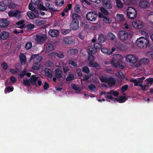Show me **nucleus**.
Segmentation results:
<instances>
[{
  "label": "nucleus",
  "mask_w": 153,
  "mask_h": 153,
  "mask_svg": "<svg viewBox=\"0 0 153 153\" xmlns=\"http://www.w3.org/2000/svg\"><path fill=\"white\" fill-rule=\"evenodd\" d=\"M82 71L83 72L87 74H89L90 72L88 67L87 66H85L83 67L82 69Z\"/></svg>",
  "instance_id": "3c124183"
},
{
  "label": "nucleus",
  "mask_w": 153,
  "mask_h": 153,
  "mask_svg": "<svg viewBox=\"0 0 153 153\" xmlns=\"http://www.w3.org/2000/svg\"><path fill=\"white\" fill-rule=\"evenodd\" d=\"M113 58H115V59H117L118 61H119L121 62H122V55L120 54H116L114 56Z\"/></svg>",
  "instance_id": "a19ab883"
},
{
  "label": "nucleus",
  "mask_w": 153,
  "mask_h": 153,
  "mask_svg": "<svg viewBox=\"0 0 153 153\" xmlns=\"http://www.w3.org/2000/svg\"><path fill=\"white\" fill-rule=\"evenodd\" d=\"M100 11L103 14L105 15H107L108 14V12L103 7H100Z\"/></svg>",
  "instance_id": "09e8293b"
},
{
  "label": "nucleus",
  "mask_w": 153,
  "mask_h": 153,
  "mask_svg": "<svg viewBox=\"0 0 153 153\" xmlns=\"http://www.w3.org/2000/svg\"><path fill=\"white\" fill-rule=\"evenodd\" d=\"M5 2L7 4L6 5L8 6L9 8H14L16 7V4L10 0H7L5 1Z\"/></svg>",
  "instance_id": "4be33fe9"
},
{
  "label": "nucleus",
  "mask_w": 153,
  "mask_h": 153,
  "mask_svg": "<svg viewBox=\"0 0 153 153\" xmlns=\"http://www.w3.org/2000/svg\"><path fill=\"white\" fill-rule=\"evenodd\" d=\"M62 67L64 73L65 74H66L70 70L69 67L67 66L66 65H63L62 66Z\"/></svg>",
  "instance_id": "6e6d98bb"
},
{
  "label": "nucleus",
  "mask_w": 153,
  "mask_h": 153,
  "mask_svg": "<svg viewBox=\"0 0 153 153\" xmlns=\"http://www.w3.org/2000/svg\"><path fill=\"white\" fill-rule=\"evenodd\" d=\"M41 60L37 61L36 62H35L33 64L32 68L34 70H38L40 66L41 62Z\"/></svg>",
  "instance_id": "393cba45"
},
{
  "label": "nucleus",
  "mask_w": 153,
  "mask_h": 153,
  "mask_svg": "<svg viewBox=\"0 0 153 153\" xmlns=\"http://www.w3.org/2000/svg\"><path fill=\"white\" fill-rule=\"evenodd\" d=\"M30 82L29 81V80L27 79H23V84L25 86H30Z\"/></svg>",
  "instance_id": "680f3d73"
},
{
  "label": "nucleus",
  "mask_w": 153,
  "mask_h": 153,
  "mask_svg": "<svg viewBox=\"0 0 153 153\" xmlns=\"http://www.w3.org/2000/svg\"><path fill=\"white\" fill-rule=\"evenodd\" d=\"M47 37L46 35L42 34L41 35H36L35 38V41L39 44L44 43L45 42Z\"/></svg>",
  "instance_id": "39448f33"
},
{
  "label": "nucleus",
  "mask_w": 153,
  "mask_h": 153,
  "mask_svg": "<svg viewBox=\"0 0 153 153\" xmlns=\"http://www.w3.org/2000/svg\"><path fill=\"white\" fill-rule=\"evenodd\" d=\"M88 49L91 53L94 54H95L97 51L94 47V45H89L88 47Z\"/></svg>",
  "instance_id": "473e14b6"
},
{
  "label": "nucleus",
  "mask_w": 153,
  "mask_h": 153,
  "mask_svg": "<svg viewBox=\"0 0 153 153\" xmlns=\"http://www.w3.org/2000/svg\"><path fill=\"white\" fill-rule=\"evenodd\" d=\"M139 86L141 87L140 90L144 92L147 91L149 89V85L147 84L143 85L142 83H141Z\"/></svg>",
  "instance_id": "2f4dec72"
},
{
  "label": "nucleus",
  "mask_w": 153,
  "mask_h": 153,
  "mask_svg": "<svg viewBox=\"0 0 153 153\" xmlns=\"http://www.w3.org/2000/svg\"><path fill=\"white\" fill-rule=\"evenodd\" d=\"M130 82L134 83V85L135 86H139L141 84L140 82H142L140 80H138V79H131L130 80Z\"/></svg>",
  "instance_id": "c9c22d12"
},
{
  "label": "nucleus",
  "mask_w": 153,
  "mask_h": 153,
  "mask_svg": "<svg viewBox=\"0 0 153 153\" xmlns=\"http://www.w3.org/2000/svg\"><path fill=\"white\" fill-rule=\"evenodd\" d=\"M49 34L52 37H56L59 33V31L57 30L51 29L48 31Z\"/></svg>",
  "instance_id": "2eb2a0df"
},
{
  "label": "nucleus",
  "mask_w": 153,
  "mask_h": 153,
  "mask_svg": "<svg viewBox=\"0 0 153 153\" xmlns=\"http://www.w3.org/2000/svg\"><path fill=\"white\" fill-rule=\"evenodd\" d=\"M72 6L71 4H68L67 6H66L63 11L65 13H67L71 9Z\"/></svg>",
  "instance_id": "37998d69"
},
{
  "label": "nucleus",
  "mask_w": 153,
  "mask_h": 153,
  "mask_svg": "<svg viewBox=\"0 0 153 153\" xmlns=\"http://www.w3.org/2000/svg\"><path fill=\"white\" fill-rule=\"evenodd\" d=\"M136 43L137 46L140 48H149L150 45L149 40L143 37L138 38L136 40Z\"/></svg>",
  "instance_id": "f257e3e1"
},
{
  "label": "nucleus",
  "mask_w": 153,
  "mask_h": 153,
  "mask_svg": "<svg viewBox=\"0 0 153 153\" xmlns=\"http://www.w3.org/2000/svg\"><path fill=\"white\" fill-rule=\"evenodd\" d=\"M127 100L126 96H121L119 97V98L118 99H115L114 101L115 102L117 101L119 103H122L125 102Z\"/></svg>",
  "instance_id": "bb28decb"
},
{
  "label": "nucleus",
  "mask_w": 153,
  "mask_h": 153,
  "mask_svg": "<svg viewBox=\"0 0 153 153\" xmlns=\"http://www.w3.org/2000/svg\"><path fill=\"white\" fill-rule=\"evenodd\" d=\"M13 90V86H8L6 88V89L4 90V93L7 94V91L12 92Z\"/></svg>",
  "instance_id": "13d9d810"
},
{
  "label": "nucleus",
  "mask_w": 153,
  "mask_h": 153,
  "mask_svg": "<svg viewBox=\"0 0 153 153\" xmlns=\"http://www.w3.org/2000/svg\"><path fill=\"white\" fill-rule=\"evenodd\" d=\"M98 14L96 12H88L86 17L87 20L91 22H94L97 19Z\"/></svg>",
  "instance_id": "20e7f679"
},
{
  "label": "nucleus",
  "mask_w": 153,
  "mask_h": 153,
  "mask_svg": "<svg viewBox=\"0 0 153 153\" xmlns=\"http://www.w3.org/2000/svg\"><path fill=\"white\" fill-rule=\"evenodd\" d=\"M100 81L103 82L107 83L108 78H106L104 76H102L99 77Z\"/></svg>",
  "instance_id": "5fc2aeb1"
},
{
  "label": "nucleus",
  "mask_w": 153,
  "mask_h": 153,
  "mask_svg": "<svg viewBox=\"0 0 153 153\" xmlns=\"http://www.w3.org/2000/svg\"><path fill=\"white\" fill-rule=\"evenodd\" d=\"M44 72L45 75L48 77L51 78L52 77V71L48 68H46L44 69Z\"/></svg>",
  "instance_id": "a878e982"
},
{
  "label": "nucleus",
  "mask_w": 153,
  "mask_h": 153,
  "mask_svg": "<svg viewBox=\"0 0 153 153\" xmlns=\"http://www.w3.org/2000/svg\"><path fill=\"white\" fill-rule=\"evenodd\" d=\"M118 37L122 42L127 40L128 38L131 37L132 36L131 33L129 32H126L123 30L120 31L118 33Z\"/></svg>",
  "instance_id": "f03ea898"
},
{
  "label": "nucleus",
  "mask_w": 153,
  "mask_h": 153,
  "mask_svg": "<svg viewBox=\"0 0 153 153\" xmlns=\"http://www.w3.org/2000/svg\"><path fill=\"white\" fill-rule=\"evenodd\" d=\"M61 31L62 34L65 35L71 32V30L70 29H62Z\"/></svg>",
  "instance_id": "a18cd8bd"
},
{
  "label": "nucleus",
  "mask_w": 153,
  "mask_h": 153,
  "mask_svg": "<svg viewBox=\"0 0 153 153\" xmlns=\"http://www.w3.org/2000/svg\"><path fill=\"white\" fill-rule=\"evenodd\" d=\"M42 59V57L41 56H39L38 54H33L31 56L30 60V61L33 60V61L36 62L37 61L41 60Z\"/></svg>",
  "instance_id": "412c9836"
},
{
  "label": "nucleus",
  "mask_w": 153,
  "mask_h": 153,
  "mask_svg": "<svg viewBox=\"0 0 153 153\" xmlns=\"http://www.w3.org/2000/svg\"><path fill=\"white\" fill-rule=\"evenodd\" d=\"M10 35L9 32L5 31H2L0 34V38L3 40H5L7 39Z\"/></svg>",
  "instance_id": "4468645a"
},
{
  "label": "nucleus",
  "mask_w": 153,
  "mask_h": 153,
  "mask_svg": "<svg viewBox=\"0 0 153 153\" xmlns=\"http://www.w3.org/2000/svg\"><path fill=\"white\" fill-rule=\"evenodd\" d=\"M146 84L147 85H152L153 83V78H149L145 80Z\"/></svg>",
  "instance_id": "79ce46f5"
},
{
  "label": "nucleus",
  "mask_w": 153,
  "mask_h": 153,
  "mask_svg": "<svg viewBox=\"0 0 153 153\" xmlns=\"http://www.w3.org/2000/svg\"><path fill=\"white\" fill-rule=\"evenodd\" d=\"M108 37L109 39L112 40L114 41L116 40V36L111 32H109L107 34Z\"/></svg>",
  "instance_id": "e433bc0d"
},
{
  "label": "nucleus",
  "mask_w": 153,
  "mask_h": 153,
  "mask_svg": "<svg viewBox=\"0 0 153 153\" xmlns=\"http://www.w3.org/2000/svg\"><path fill=\"white\" fill-rule=\"evenodd\" d=\"M120 62H121L119 61H118L117 59H115V58H113L110 63L113 67L116 68L118 66Z\"/></svg>",
  "instance_id": "c85d7f7f"
},
{
  "label": "nucleus",
  "mask_w": 153,
  "mask_h": 153,
  "mask_svg": "<svg viewBox=\"0 0 153 153\" xmlns=\"http://www.w3.org/2000/svg\"><path fill=\"white\" fill-rule=\"evenodd\" d=\"M8 15L10 16H14L19 18L21 16V13L19 11L16 10L12 12H9Z\"/></svg>",
  "instance_id": "ddd939ff"
},
{
  "label": "nucleus",
  "mask_w": 153,
  "mask_h": 153,
  "mask_svg": "<svg viewBox=\"0 0 153 153\" xmlns=\"http://www.w3.org/2000/svg\"><path fill=\"white\" fill-rule=\"evenodd\" d=\"M128 86L127 84L123 86L121 88V91L122 93H124L127 90Z\"/></svg>",
  "instance_id": "603ef678"
},
{
  "label": "nucleus",
  "mask_w": 153,
  "mask_h": 153,
  "mask_svg": "<svg viewBox=\"0 0 153 153\" xmlns=\"http://www.w3.org/2000/svg\"><path fill=\"white\" fill-rule=\"evenodd\" d=\"M26 71L24 70L22 71V72L19 75V77L21 79H22L26 74Z\"/></svg>",
  "instance_id": "69168bd1"
},
{
  "label": "nucleus",
  "mask_w": 153,
  "mask_h": 153,
  "mask_svg": "<svg viewBox=\"0 0 153 153\" xmlns=\"http://www.w3.org/2000/svg\"><path fill=\"white\" fill-rule=\"evenodd\" d=\"M19 58L21 63L25 64L27 62V59L24 53H21L19 55Z\"/></svg>",
  "instance_id": "aec40b11"
},
{
  "label": "nucleus",
  "mask_w": 153,
  "mask_h": 153,
  "mask_svg": "<svg viewBox=\"0 0 153 153\" xmlns=\"http://www.w3.org/2000/svg\"><path fill=\"white\" fill-rule=\"evenodd\" d=\"M70 26V28L73 30H77L79 28V22L72 20Z\"/></svg>",
  "instance_id": "9d476101"
},
{
  "label": "nucleus",
  "mask_w": 153,
  "mask_h": 153,
  "mask_svg": "<svg viewBox=\"0 0 153 153\" xmlns=\"http://www.w3.org/2000/svg\"><path fill=\"white\" fill-rule=\"evenodd\" d=\"M78 50L75 48H71L70 49L68 53L71 54L76 55L78 53Z\"/></svg>",
  "instance_id": "58836bf2"
},
{
  "label": "nucleus",
  "mask_w": 153,
  "mask_h": 153,
  "mask_svg": "<svg viewBox=\"0 0 153 153\" xmlns=\"http://www.w3.org/2000/svg\"><path fill=\"white\" fill-rule=\"evenodd\" d=\"M117 48L119 50H123L124 48V45L122 44H119L117 46Z\"/></svg>",
  "instance_id": "774afa93"
},
{
  "label": "nucleus",
  "mask_w": 153,
  "mask_h": 153,
  "mask_svg": "<svg viewBox=\"0 0 153 153\" xmlns=\"http://www.w3.org/2000/svg\"><path fill=\"white\" fill-rule=\"evenodd\" d=\"M55 76L57 79H59L62 77L63 73L62 71L60 69L56 68L54 72Z\"/></svg>",
  "instance_id": "1a4fd4ad"
},
{
  "label": "nucleus",
  "mask_w": 153,
  "mask_h": 153,
  "mask_svg": "<svg viewBox=\"0 0 153 153\" xmlns=\"http://www.w3.org/2000/svg\"><path fill=\"white\" fill-rule=\"evenodd\" d=\"M94 47L96 50L100 49L102 47V45L101 43H95L94 44Z\"/></svg>",
  "instance_id": "de8ad7c7"
},
{
  "label": "nucleus",
  "mask_w": 153,
  "mask_h": 153,
  "mask_svg": "<svg viewBox=\"0 0 153 153\" xmlns=\"http://www.w3.org/2000/svg\"><path fill=\"white\" fill-rule=\"evenodd\" d=\"M34 23L38 26H40L45 23L44 20H40L39 19H36L34 20Z\"/></svg>",
  "instance_id": "f704fd0d"
},
{
  "label": "nucleus",
  "mask_w": 153,
  "mask_h": 153,
  "mask_svg": "<svg viewBox=\"0 0 153 153\" xmlns=\"http://www.w3.org/2000/svg\"><path fill=\"white\" fill-rule=\"evenodd\" d=\"M149 59L147 58H141L139 61V63L137 64L136 66L137 67H139L141 65H148L149 63Z\"/></svg>",
  "instance_id": "9b49d317"
},
{
  "label": "nucleus",
  "mask_w": 153,
  "mask_h": 153,
  "mask_svg": "<svg viewBox=\"0 0 153 153\" xmlns=\"http://www.w3.org/2000/svg\"><path fill=\"white\" fill-rule=\"evenodd\" d=\"M38 79V77H36L35 75H32L29 79V81L31 84L37 85L36 82Z\"/></svg>",
  "instance_id": "6ab92c4d"
},
{
  "label": "nucleus",
  "mask_w": 153,
  "mask_h": 153,
  "mask_svg": "<svg viewBox=\"0 0 153 153\" xmlns=\"http://www.w3.org/2000/svg\"><path fill=\"white\" fill-rule=\"evenodd\" d=\"M150 5V3L149 2L146 0H141L139 3V7L144 9L148 8Z\"/></svg>",
  "instance_id": "0eeeda50"
},
{
  "label": "nucleus",
  "mask_w": 153,
  "mask_h": 153,
  "mask_svg": "<svg viewBox=\"0 0 153 153\" xmlns=\"http://www.w3.org/2000/svg\"><path fill=\"white\" fill-rule=\"evenodd\" d=\"M69 64L75 67H77L78 66L76 62H75L74 61L71 60H69Z\"/></svg>",
  "instance_id": "052dcab7"
},
{
  "label": "nucleus",
  "mask_w": 153,
  "mask_h": 153,
  "mask_svg": "<svg viewBox=\"0 0 153 153\" xmlns=\"http://www.w3.org/2000/svg\"><path fill=\"white\" fill-rule=\"evenodd\" d=\"M34 27V26L33 24H29L27 25L26 26V27L27 30H30L33 29Z\"/></svg>",
  "instance_id": "e2e57ef3"
},
{
  "label": "nucleus",
  "mask_w": 153,
  "mask_h": 153,
  "mask_svg": "<svg viewBox=\"0 0 153 153\" xmlns=\"http://www.w3.org/2000/svg\"><path fill=\"white\" fill-rule=\"evenodd\" d=\"M101 51L103 53L105 54L110 55V53H109V49L107 48H103L101 49Z\"/></svg>",
  "instance_id": "8fccbe9b"
},
{
  "label": "nucleus",
  "mask_w": 153,
  "mask_h": 153,
  "mask_svg": "<svg viewBox=\"0 0 153 153\" xmlns=\"http://www.w3.org/2000/svg\"><path fill=\"white\" fill-rule=\"evenodd\" d=\"M10 24L7 19H2L0 20V27H6Z\"/></svg>",
  "instance_id": "dca6fc26"
},
{
  "label": "nucleus",
  "mask_w": 153,
  "mask_h": 153,
  "mask_svg": "<svg viewBox=\"0 0 153 153\" xmlns=\"http://www.w3.org/2000/svg\"><path fill=\"white\" fill-rule=\"evenodd\" d=\"M74 40L71 36H67L64 37L63 39V42L66 45H70L73 42Z\"/></svg>",
  "instance_id": "f3484780"
},
{
  "label": "nucleus",
  "mask_w": 153,
  "mask_h": 153,
  "mask_svg": "<svg viewBox=\"0 0 153 153\" xmlns=\"http://www.w3.org/2000/svg\"><path fill=\"white\" fill-rule=\"evenodd\" d=\"M7 8V6L5 1H0V11H4Z\"/></svg>",
  "instance_id": "cd10ccee"
},
{
  "label": "nucleus",
  "mask_w": 153,
  "mask_h": 153,
  "mask_svg": "<svg viewBox=\"0 0 153 153\" xmlns=\"http://www.w3.org/2000/svg\"><path fill=\"white\" fill-rule=\"evenodd\" d=\"M71 87L72 89L76 91L78 90L79 89V88L75 84H71Z\"/></svg>",
  "instance_id": "0e129e2a"
},
{
  "label": "nucleus",
  "mask_w": 153,
  "mask_h": 153,
  "mask_svg": "<svg viewBox=\"0 0 153 153\" xmlns=\"http://www.w3.org/2000/svg\"><path fill=\"white\" fill-rule=\"evenodd\" d=\"M103 5L104 7L106 9H110L112 7L111 4L109 1L103 2Z\"/></svg>",
  "instance_id": "72a5a7b5"
},
{
  "label": "nucleus",
  "mask_w": 153,
  "mask_h": 153,
  "mask_svg": "<svg viewBox=\"0 0 153 153\" xmlns=\"http://www.w3.org/2000/svg\"><path fill=\"white\" fill-rule=\"evenodd\" d=\"M32 47V43L31 42H27L25 46V48L27 50H29Z\"/></svg>",
  "instance_id": "49530a36"
},
{
  "label": "nucleus",
  "mask_w": 153,
  "mask_h": 153,
  "mask_svg": "<svg viewBox=\"0 0 153 153\" xmlns=\"http://www.w3.org/2000/svg\"><path fill=\"white\" fill-rule=\"evenodd\" d=\"M116 4L117 6L119 8H122L123 7V5L120 0H117L116 1Z\"/></svg>",
  "instance_id": "bf43d9fd"
},
{
  "label": "nucleus",
  "mask_w": 153,
  "mask_h": 153,
  "mask_svg": "<svg viewBox=\"0 0 153 153\" xmlns=\"http://www.w3.org/2000/svg\"><path fill=\"white\" fill-rule=\"evenodd\" d=\"M106 37L105 35L103 33H101L98 35V40L101 43H103L105 42Z\"/></svg>",
  "instance_id": "b1692460"
},
{
  "label": "nucleus",
  "mask_w": 153,
  "mask_h": 153,
  "mask_svg": "<svg viewBox=\"0 0 153 153\" xmlns=\"http://www.w3.org/2000/svg\"><path fill=\"white\" fill-rule=\"evenodd\" d=\"M94 60V56L91 54L88 53V62H92Z\"/></svg>",
  "instance_id": "4d7b16f0"
},
{
  "label": "nucleus",
  "mask_w": 153,
  "mask_h": 153,
  "mask_svg": "<svg viewBox=\"0 0 153 153\" xmlns=\"http://www.w3.org/2000/svg\"><path fill=\"white\" fill-rule=\"evenodd\" d=\"M72 20L79 22V20L81 19V17L80 15L75 13H74L71 14Z\"/></svg>",
  "instance_id": "5701e85b"
},
{
  "label": "nucleus",
  "mask_w": 153,
  "mask_h": 153,
  "mask_svg": "<svg viewBox=\"0 0 153 153\" xmlns=\"http://www.w3.org/2000/svg\"><path fill=\"white\" fill-rule=\"evenodd\" d=\"M127 16L129 19H134L137 16L136 10L133 7H129L127 10Z\"/></svg>",
  "instance_id": "7ed1b4c3"
},
{
  "label": "nucleus",
  "mask_w": 153,
  "mask_h": 153,
  "mask_svg": "<svg viewBox=\"0 0 153 153\" xmlns=\"http://www.w3.org/2000/svg\"><path fill=\"white\" fill-rule=\"evenodd\" d=\"M74 79V76L73 74H69L66 79V80L67 81H72Z\"/></svg>",
  "instance_id": "ea45409f"
},
{
  "label": "nucleus",
  "mask_w": 153,
  "mask_h": 153,
  "mask_svg": "<svg viewBox=\"0 0 153 153\" xmlns=\"http://www.w3.org/2000/svg\"><path fill=\"white\" fill-rule=\"evenodd\" d=\"M53 49V45L50 43L48 44L46 47V50L49 51H51Z\"/></svg>",
  "instance_id": "864d4df0"
},
{
  "label": "nucleus",
  "mask_w": 153,
  "mask_h": 153,
  "mask_svg": "<svg viewBox=\"0 0 153 153\" xmlns=\"http://www.w3.org/2000/svg\"><path fill=\"white\" fill-rule=\"evenodd\" d=\"M39 9L43 10H47V9L43 5L40 4L38 7Z\"/></svg>",
  "instance_id": "338daca9"
},
{
  "label": "nucleus",
  "mask_w": 153,
  "mask_h": 153,
  "mask_svg": "<svg viewBox=\"0 0 153 153\" xmlns=\"http://www.w3.org/2000/svg\"><path fill=\"white\" fill-rule=\"evenodd\" d=\"M80 6L79 4H76L74 8L75 11L77 13H79L81 11L80 9Z\"/></svg>",
  "instance_id": "c03bdc74"
},
{
  "label": "nucleus",
  "mask_w": 153,
  "mask_h": 153,
  "mask_svg": "<svg viewBox=\"0 0 153 153\" xmlns=\"http://www.w3.org/2000/svg\"><path fill=\"white\" fill-rule=\"evenodd\" d=\"M88 64L90 67L93 68H97L100 67L99 65L97 62H89Z\"/></svg>",
  "instance_id": "4c0bfd02"
},
{
  "label": "nucleus",
  "mask_w": 153,
  "mask_h": 153,
  "mask_svg": "<svg viewBox=\"0 0 153 153\" xmlns=\"http://www.w3.org/2000/svg\"><path fill=\"white\" fill-rule=\"evenodd\" d=\"M34 12L35 13V14L31 11L27 12V15L30 19H33L36 16H38L39 14L38 11L36 10L34 11Z\"/></svg>",
  "instance_id": "f8f14e48"
},
{
  "label": "nucleus",
  "mask_w": 153,
  "mask_h": 153,
  "mask_svg": "<svg viewBox=\"0 0 153 153\" xmlns=\"http://www.w3.org/2000/svg\"><path fill=\"white\" fill-rule=\"evenodd\" d=\"M122 28L126 32H129L131 33V31L132 29V27L130 25L125 23L123 25Z\"/></svg>",
  "instance_id": "a211bd4d"
},
{
  "label": "nucleus",
  "mask_w": 153,
  "mask_h": 153,
  "mask_svg": "<svg viewBox=\"0 0 153 153\" xmlns=\"http://www.w3.org/2000/svg\"><path fill=\"white\" fill-rule=\"evenodd\" d=\"M55 4L57 7H61L65 5L64 0H56Z\"/></svg>",
  "instance_id": "c756f323"
},
{
  "label": "nucleus",
  "mask_w": 153,
  "mask_h": 153,
  "mask_svg": "<svg viewBox=\"0 0 153 153\" xmlns=\"http://www.w3.org/2000/svg\"><path fill=\"white\" fill-rule=\"evenodd\" d=\"M126 59L127 62L133 64L136 63L138 60L136 56L132 54L127 55L126 57Z\"/></svg>",
  "instance_id": "423d86ee"
},
{
  "label": "nucleus",
  "mask_w": 153,
  "mask_h": 153,
  "mask_svg": "<svg viewBox=\"0 0 153 153\" xmlns=\"http://www.w3.org/2000/svg\"><path fill=\"white\" fill-rule=\"evenodd\" d=\"M132 24L135 28L137 29H141L143 26V22L139 20H137L133 22Z\"/></svg>",
  "instance_id": "6e6552de"
},
{
  "label": "nucleus",
  "mask_w": 153,
  "mask_h": 153,
  "mask_svg": "<svg viewBox=\"0 0 153 153\" xmlns=\"http://www.w3.org/2000/svg\"><path fill=\"white\" fill-rule=\"evenodd\" d=\"M108 84L111 86H112L115 85L116 83V80L114 78L112 77H108Z\"/></svg>",
  "instance_id": "7c9ffc66"
}]
</instances>
